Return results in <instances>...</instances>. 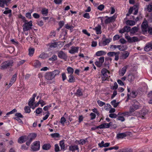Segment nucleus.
I'll list each match as a JSON object with an SVG mask.
<instances>
[{
    "label": "nucleus",
    "instance_id": "nucleus-1",
    "mask_svg": "<svg viewBox=\"0 0 152 152\" xmlns=\"http://www.w3.org/2000/svg\"><path fill=\"white\" fill-rule=\"evenodd\" d=\"M13 62L12 61H7L2 63L1 65V69H5L12 66Z\"/></svg>",
    "mask_w": 152,
    "mask_h": 152
},
{
    "label": "nucleus",
    "instance_id": "nucleus-2",
    "mask_svg": "<svg viewBox=\"0 0 152 152\" xmlns=\"http://www.w3.org/2000/svg\"><path fill=\"white\" fill-rule=\"evenodd\" d=\"M23 25V29L24 31H26L31 28V27L32 26V22L31 20L29 22L27 21H25Z\"/></svg>",
    "mask_w": 152,
    "mask_h": 152
},
{
    "label": "nucleus",
    "instance_id": "nucleus-3",
    "mask_svg": "<svg viewBox=\"0 0 152 152\" xmlns=\"http://www.w3.org/2000/svg\"><path fill=\"white\" fill-rule=\"evenodd\" d=\"M117 17L116 15H114L111 17H109L108 16H105V24H109L110 23L114 22L115 20Z\"/></svg>",
    "mask_w": 152,
    "mask_h": 152
},
{
    "label": "nucleus",
    "instance_id": "nucleus-4",
    "mask_svg": "<svg viewBox=\"0 0 152 152\" xmlns=\"http://www.w3.org/2000/svg\"><path fill=\"white\" fill-rule=\"evenodd\" d=\"M40 148V142L36 141L33 143L31 145V148L34 151H37L39 150Z\"/></svg>",
    "mask_w": 152,
    "mask_h": 152
},
{
    "label": "nucleus",
    "instance_id": "nucleus-5",
    "mask_svg": "<svg viewBox=\"0 0 152 152\" xmlns=\"http://www.w3.org/2000/svg\"><path fill=\"white\" fill-rule=\"evenodd\" d=\"M125 38L128 40L129 42H135L138 41V38L135 37H130L129 36H126Z\"/></svg>",
    "mask_w": 152,
    "mask_h": 152
},
{
    "label": "nucleus",
    "instance_id": "nucleus-6",
    "mask_svg": "<svg viewBox=\"0 0 152 152\" xmlns=\"http://www.w3.org/2000/svg\"><path fill=\"white\" fill-rule=\"evenodd\" d=\"M121 55L120 56V59L124 60L126 59L129 56V53L127 51H126L121 53Z\"/></svg>",
    "mask_w": 152,
    "mask_h": 152
},
{
    "label": "nucleus",
    "instance_id": "nucleus-7",
    "mask_svg": "<svg viewBox=\"0 0 152 152\" xmlns=\"http://www.w3.org/2000/svg\"><path fill=\"white\" fill-rule=\"evenodd\" d=\"M142 31L144 32H146L148 31V24L146 20L143 22L142 24Z\"/></svg>",
    "mask_w": 152,
    "mask_h": 152
},
{
    "label": "nucleus",
    "instance_id": "nucleus-8",
    "mask_svg": "<svg viewBox=\"0 0 152 152\" xmlns=\"http://www.w3.org/2000/svg\"><path fill=\"white\" fill-rule=\"evenodd\" d=\"M45 77L48 80H51L54 78L51 72H47L45 75Z\"/></svg>",
    "mask_w": 152,
    "mask_h": 152
},
{
    "label": "nucleus",
    "instance_id": "nucleus-9",
    "mask_svg": "<svg viewBox=\"0 0 152 152\" xmlns=\"http://www.w3.org/2000/svg\"><path fill=\"white\" fill-rule=\"evenodd\" d=\"M58 57L60 58L64 59H66L67 56L66 54L62 51H60L58 54Z\"/></svg>",
    "mask_w": 152,
    "mask_h": 152
},
{
    "label": "nucleus",
    "instance_id": "nucleus-10",
    "mask_svg": "<svg viewBox=\"0 0 152 152\" xmlns=\"http://www.w3.org/2000/svg\"><path fill=\"white\" fill-rule=\"evenodd\" d=\"M144 49L146 51H148L152 49V41L147 43Z\"/></svg>",
    "mask_w": 152,
    "mask_h": 152
},
{
    "label": "nucleus",
    "instance_id": "nucleus-11",
    "mask_svg": "<svg viewBox=\"0 0 152 152\" xmlns=\"http://www.w3.org/2000/svg\"><path fill=\"white\" fill-rule=\"evenodd\" d=\"M37 96V94H34L33 95V97L31 98L28 103V105L31 108L32 106H33L34 103L35 101V98Z\"/></svg>",
    "mask_w": 152,
    "mask_h": 152
},
{
    "label": "nucleus",
    "instance_id": "nucleus-12",
    "mask_svg": "<svg viewBox=\"0 0 152 152\" xmlns=\"http://www.w3.org/2000/svg\"><path fill=\"white\" fill-rule=\"evenodd\" d=\"M27 140V137L26 136H22L20 137L18 139V143L21 144L25 142Z\"/></svg>",
    "mask_w": 152,
    "mask_h": 152
},
{
    "label": "nucleus",
    "instance_id": "nucleus-13",
    "mask_svg": "<svg viewBox=\"0 0 152 152\" xmlns=\"http://www.w3.org/2000/svg\"><path fill=\"white\" fill-rule=\"evenodd\" d=\"M79 48L77 47L72 46L69 52L71 54H74L78 52Z\"/></svg>",
    "mask_w": 152,
    "mask_h": 152
},
{
    "label": "nucleus",
    "instance_id": "nucleus-14",
    "mask_svg": "<svg viewBox=\"0 0 152 152\" xmlns=\"http://www.w3.org/2000/svg\"><path fill=\"white\" fill-rule=\"evenodd\" d=\"M127 132L118 133L117 135V138L118 139H122L127 136Z\"/></svg>",
    "mask_w": 152,
    "mask_h": 152
},
{
    "label": "nucleus",
    "instance_id": "nucleus-15",
    "mask_svg": "<svg viewBox=\"0 0 152 152\" xmlns=\"http://www.w3.org/2000/svg\"><path fill=\"white\" fill-rule=\"evenodd\" d=\"M37 136V134L34 133L30 134L28 136L27 138V139H28V140L31 142Z\"/></svg>",
    "mask_w": 152,
    "mask_h": 152
},
{
    "label": "nucleus",
    "instance_id": "nucleus-16",
    "mask_svg": "<svg viewBox=\"0 0 152 152\" xmlns=\"http://www.w3.org/2000/svg\"><path fill=\"white\" fill-rule=\"evenodd\" d=\"M17 75L16 74H15L13 76L10 80V83L9 84L8 86L9 87L12 86L16 80Z\"/></svg>",
    "mask_w": 152,
    "mask_h": 152
},
{
    "label": "nucleus",
    "instance_id": "nucleus-17",
    "mask_svg": "<svg viewBox=\"0 0 152 152\" xmlns=\"http://www.w3.org/2000/svg\"><path fill=\"white\" fill-rule=\"evenodd\" d=\"M127 68V66L123 67L119 72V75L120 76H123L125 73Z\"/></svg>",
    "mask_w": 152,
    "mask_h": 152
},
{
    "label": "nucleus",
    "instance_id": "nucleus-18",
    "mask_svg": "<svg viewBox=\"0 0 152 152\" xmlns=\"http://www.w3.org/2000/svg\"><path fill=\"white\" fill-rule=\"evenodd\" d=\"M101 28V25L98 24L97 26L95 28H93V29L96 31L97 34H100L102 33Z\"/></svg>",
    "mask_w": 152,
    "mask_h": 152
},
{
    "label": "nucleus",
    "instance_id": "nucleus-19",
    "mask_svg": "<svg viewBox=\"0 0 152 152\" xmlns=\"http://www.w3.org/2000/svg\"><path fill=\"white\" fill-rule=\"evenodd\" d=\"M60 43V42L51 43L48 44L47 45L49 46L50 48H56L58 47V46L59 45L58 43Z\"/></svg>",
    "mask_w": 152,
    "mask_h": 152
},
{
    "label": "nucleus",
    "instance_id": "nucleus-20",
    "mask_svg": "<svg viewBox=\"0 0 152 152\" xmlns=\"http://www.w3.org/2000/svg\"><path fill=\"white\" fill-rule=\"evenodd\" d=\"M10 1V0H0V7H3L5 4L7 6V3Z\"/></svg>",
    "mask_w": 152,
    "mask_h": 152
},
{
    "label": "nucleus",
    "instance_id": "nucleus-21",
    "mask_svg": "<svg viewBox=\"0 0 152 152\" xmlns=\"http://www.w3.org/2000/svg\"><path fill=\"white\" fill-rule=\"evenodd\" d=\"M135 78L134 75L132 74H129L128 75L127 80L129 81L132 82L133 81Z\"/></svg>",
    "mask_w": 152,
    "mask_h": 152
},
{
    "label": "nucleus",
    "instance_id": "nucleus-22",
    "mask_svg": "<svg viewBox=\"0 0 152 152\" xmlns=\"http://www.w3.org/2000/svg\"><path fill=\"white\" fill-rule=\"evenodd\" d=\"M79 148L77 145H72L69 147V150L72 151H74L76 150H78Z\"/></svg>",
    "mask_w": 152,
    "mask_h": 152
},
{
    "label": "nucleus",
    "instance_id": "nucleus-23",
    "mask_svg": "<svg viewBox=\"0 0 152 152\" xmlns=\"http://www.w3.org/2000/svg\"><path fill=\"white\" fill-rule=\"evenodd\" d=\"M68 82L69 83H74L75 81V79L72 75H70L69 76Z\"/></svg>",
    "mask_w": 152,
    "mask_h": 152
},
{
    "label": "nucleus",
    "instance_id": "nucleus-24",
    "mask_svg": "<svg viewBox=\"0 0 152 152\" xmlns=\"http://www.w3.org/2000/svg\"><path fill=\"white\" fill-rule=\"evenodd\" d=\"M51 145L50 144H46L43 145L42 146V148L46 150H49L51 148Z\"/></svg>",
    "mask_w": 152,
    "mask_h": 152
},
{
    "label": "nucleus",
    "instance_id": "nucleus-25",
    "mask_svg": "<svg viewBox=\"0 0 152 152\" xmlns=\"http://www.w3.org/2000/svg\"><path fill=\"white\" fill-rule=\"evenodd\" d=\"M126 23L130 26H133L135 24V23L134 21L128 20L126 21Z\"/></svg>",
    "mask_w": 152,
    "mask_h": 152
},
{
    "label": "nucleus",
    "instance_id": "nucleus-26",
    "mask_svg": "<svg viewBox=\"0 0 152 152\" xmlns=\"http://www.w3.org/2000/svg\"><path fill=\"white\" fill-rule=\"evenodd\" d=\"M39 57L42 59H45L48 57V55L47 53H42L40 55Z\"/></svg>",
    "mask_w": 152,
    "mask_h": 152
},
{
    "label": "nucleus",
    "instance_id": "nucleus-27",
    "mask_svg": "<svg viewBox=\"0 0 152 152\" xmlns=\"http://www.w3.org/2000/svg\"><path fill=\"white\" fill-rule=\"evenodd\" d=\"M75 94L77 96H80L83 95L80 89H78L77 90V92Z\"/></svg>",
    "mask_w": 152,
    "mask_h": 152
},
{
    "label": "nucleus",
    "instance_id": "nucleus-28",
    "mask_svg": "<svg viewBox=\"0 0 152 152\" xmlns=\"http://www.w3.org/2000/svg\"><path fill=\"white\" fill-rule=\"evenodd\" d=\"M116 102V101L115 100H113L111 102L112 105L114 107H117L119 103V102Z\"/></svg>",
    "mask_w": 152,
    "mask_h": 152
},
{
    "label": "nucleus",
    "instance_id": "nucleus-29",
    "mask_svg": "<svg viewBox=\"0 0 152 152\" xmlns=\"http://www.w3.org/2000/svg\"><path fill=\"white\" fill-rule=\"evenodd\" d=\"M105 80H106V78H108V77H110V72L107 70V69H105Z\"/></svg>",
    "mask_w": 152,
    "mask_h": 152
},
{
    "label": "nucleus",
    "instance_id": "nucleus-30",
    "mask_svg": "<svg viewBox=\"0 0 152 152\" xmlns=\"http://www.w3.org/2000/svg\"><path fill=\"white\" fill-rule=\"evenodd\" d=\"M67 71L69 74L72 75L74 72V69L71 67H68L67 68Z\"/></svg>",
    "mask_w": 152,
    "mask_h": 152
},
{
    "label": "nucleus",
    "instance_id": "nucleus-31",
    "mask_svg": "<svg viewBox=\"0 0 152 152\" xmlns=\"http://www.w3.org/2000/svg\"><path fill=\"white\" fill-rule=\"evenodd\" d=\"M51 136L53 138H59L61 136L60 134L58 133H53L51 134Z\"/></svg>",
    "mask_w": 152,
    "mask_h": 152
},
{
    "label": "nucleus",
    "instance_id": "nucleus-32",
    "mask_svg": "<svg viewBox=\"0 0 152 152\" xmlns=\"http://www.w3.org/2000/svg\"><path fill=\"white\" fill-rule=\"evenodd\" d=\"M41 65L40 62L38 60H36L34 63V66L36 67H40Z\"/></svg>",
    "mask_w": 152,
    "mask_h": 152
},
{
    "label": "nucleus",
    "instance_id": "nucleus-33",
    "mask_svg": "<svg viewBox=\"0 0 152 152\" xmlns=\"http://www.w3.org/2000/svg\"><path fill=\"white\" fill-rule=\"evenodd\" d=\"M54 77L57 75H59L60 73V71L58 70H56L53 71L51 72Z\"/></svg>",
    "mask_w": 152,
    "mask_h": 152
},
{
    "label": "nucleus",
    "instance_id": "nucleus-34",
    "mask_svg": "<svg viewBox=\"0 0 152 152\" xmlns=\"http://www.w3.org/2000/svg\"><path fill=\"white\" fill-rule=\"evenodd\" d=\"M60 145L61 147V150H65V145L63 141H61L60 142Z\"/></svg>",
    "mask_w": 152,
    "mask_h": 152
},
{
    "label": "nucleus",
    "instance_id": "nucleus-35",
    "mask_svg": "<svg viewBox=\"0 0 152 152\" xmlns=\"http://www.w3.org/2000/svg\"><path fill=\"white\" fill-rule=\"evenodd\" d=\"M28 55L30 56H33L34 51V48H30L29 49Z\"/></svg>",
    "mask_w": 152,
    "mask_h": 152
},
{
    "label": "nucleus",
    "instance_id": "nucleus-36",
    "mask_svg": "<svg viewBox=\"0 0 152 152\" xmlns=\"http://www.w3.org/2000/svg\"><path fill=\"white\" fill-rule=\"evenodd\" d=\"M41 12L42 14L44 15H47L48 13V9H42V10Z\"/></svg>",
    "mask_w": 152,
    "mask_h": 152
},
{
    "label": "nucleus",
    "instance_id": "nucleus-37",
    "mask_svg": "<svg viewBox=\"0 0 152 152\" xmlns=\"http://www.w3.org/2000/svg\"><path fill=\"white\" fill-rule=\"evenodd\" d=\"M120 53L119 52H115L114 55V56H115L114 60L115 61H118V60L119 57V54Z\"/></svg>",
    "mask_w": 152,
    "mask_h": 152
},
{
    "label": "nucleus",
    "instance_id": "nucleus-38",
    "mask_svg": "<svg viewBox=\"0 0 152 152\" xmlns=\"http://www.w3.org/2000/svg\"><path fill=\"white\" fill-rule=\"evenodd\" d=\"M104 53V52L103 51H99L96 53V55L97 56H100L102 55Z\"/></svg>",
    "mask_w": 152,
    "mask_h": 152
},
{
    "label": "nucleus",
    "instance_id": "nucleus-39",
    "mask_svg": "<svg viewBox=\"0 0 152 152\" xmlns=\"http://www.w3.org/2000/svg\"><path fill=\"white\" fill-rule=\"evenodd\" d=\"M138 30V28L137 27L135 26L133 27L131 30V33H134L137 31Z\"/></svg>",
    "mask_w": 152,
    "mask_h": 152
},
{
    "label": "nucleus",
    "instance_id": "nucleus-40",
    "mask_svg": "<svg viewBox=\"0 0 152 152\" xmlns=\"http://www.w3.org/2000/svg\"><path fill=\"white\" fill-rule=\"evenodd\" d=\"M133 106L134 107V109H135V110H137L139 109V107H140V104L139 103H137V104L135 103L133 105Z\"/></svg>",
    "mask_w": 152,
    "mask_h": 152
},
{
    "label": "nucleus",
    "instance_id": "nucleus-41",
    "mask_svg": "<svg viewBox=\"0 0 152 152\" xmlns=\"http://www.w3.org/2000/svg\"><path fill=\"white\" fill-rule=\"evenodd\" d=\"M57 59V56L56 55H53L52 56L49 58V60L50 61H55Z\"/></svg>",
    "mask_w": 152,
    "mask_h": 152
},
{
    "label": "nucleus",
    "instance_id": "nucleus-42",
    "mask_svg": "<svg viewBox=\"0 0 152 152\" xmlns=\"http://www.w3.org/2000/svg\"><path fill=\"white\" fill-rule=\"evenodd\" d=\"M42 111V109L41 108H38L37 109L36 111V113L37 114H40Z\"/></svg>",
    "mask_w": 152,
    "mask_h": 152
},
{
    "label": "nucleus",
    "instance_id": "nucleus-43",
    "mask_svg": "<svg viewBox=\"0 0 152 152\" xmlns=\"http://www.w3.org/2000/svg\"><path fill=\"white\" fill-rule=\"evenodd\" d=\"M30 107L28 106H26L24 108V110L25 111L26 113H29L31 112V110L30 109Z\"/></svg>",
    "mask_w": 152,
    "mask_h": 152
},
{
    "label": "nucleus",
    "instance_id": "nucleus-44",
    "mask_svg": "<svg viewBox=\"0 0 152 152\" xmlns=\"http://www.w3.org/2000/svg\"><path fill=\"white\" fill-rule=\"evenodd\" d=\"M148 10L149 12L152 11V4H149L147 7Z\"/></svg>",
    "mask_w": 152,
    "mask_h": 152
},
{
    "label": "nucleus",
    "instance_id": "nucleus-45",
    "mask_svg": "<svg viewBox=\"0 0 152 152\" xmlns=\"http://www.w3.org/2000/svg\"><path fill=\"white\" fill-rule=\"evenodd\" d=\"M59 147L58 144H56L55 145V151L56 152H58L59 151Z\"/></svg>",
    "mask_w": 152,
    "mask_h": 152
},
{
    "label": "nucleus",
    "instance_id": "nucleus-46",
    "mask_svg": "<svg viewBox=\"0 0 152 152\" xmlns=\"http://www.w3.org/2000/svg\"><path fill=\"white\" fill-rule=\"evenodd\" d=\"M113 125V123L110 122L109 123H105V128H110Z\"/></svg>",
    "mask_w": 152,
    "mask_h": 152
},
{
    "label": "nucleus",
    "instance_id": "nucleus-47",
    "mask_svg": "<svg viewBox=\"0 0 152 152\" xmlns=\"http://www.w3.org/2000/svg\"><path fill=\"white\" fill-rule=\"evenodd\" d=\"M109 116L112 118H115L117 117V115L115 113H110L109 115Z\"/></svg>",
    "mask_w": 152,
    "mask_h": 152
},
{
    "label": "nucleus",
    "instance_id": "nucleus-48",
    "mask_svg": "<svg viewBox=\"0 0 152 152\" xmlns=\"http://www.w3.org/2000/svg\"><path fill=\"white\" fill-rule=\"evenodd\" d=\"M123 115L124 116H126V115L130 116L131 115V113L129 111V112L126 111V112H125L124 113H123Z\"/></svg>",
    "mask_w": 152,
    "mask_h": 152
},
{
    "label": "nucleus",
    "instance_id": "nucleus-49",
    "mask_svg": "<svg viewBox=\"0 0 152 152\" xmlns=\"http://www.w3.org/2000/svg\"><path fill=\"white\" fill-rule=\"evenodd\" d=\"M133 10L132 8L131 7L129 10L128 13L126 14V16H129V15L132 13Z\"/></svg>",
    "mask_w": 152,
    "mask_h": 152
},
{
    "label": "nucleus",
    "instance_id": "nucleus-50",
    "mask_svg": "<svg viewBox=\"0 0 152 152\" xmlns=\"http://www.w3.org/2000/svg\"><path fill=\"white\" fill-rule=\"evenodd\" d=\"M124 28V29H125V31L126 32H128L131 30V28L129 26H126Z\"/></svg>",
    "mask_w": 152,
    "mask_h": 152
},
{
    "label": "nucleus",
    "instance_id": "nucleus-51",
    "mask_svg": "<svg viewBox=\"0 0 152 152\" xmlns=\"http://www.w3.org/2000/svg\"><path fill=\"white\" fill-rule=\"evenodd\" d=\"M65 27L66 28L70 30H71L73 28V27L72 26H70L68 24L66 25Z\"/></svg>",
    "mask_w": 152,
    "mask_h": 152
},
{
    "label": "nucleus",
    "instance_id": "nucleus-52",
    "mask_svg": "<svg viewBox=\"0 0 152 152\" xmlns=\"http://www.w3.org/2000/svg\"><path fill=\"white\" fill-rule=\"evenodd\" d=\"M15 115L16 116V117L23 118V115L20 113H17L15 114Z\"/></svg>",
    "mask_w": 152,
    "mask_h": 152
},
{
    "label": "nucleus",
    "instance_id": "nucleus-53",
    "mask_svg": "<svg viewBox=\"0 0 152 152\" xmlns=\"http://www.w3.org/2000/svg\"><path fill=\"white\" fill-rule=\"evenodd\" d=\"M19 18L22 19L23 20L24 22H25V21H27L26 20V18L24 16H23L21 14H20L18 15Z\"/></svg>",
    "mask_w": 152,
    "mask_h": 152
},
{
    "label": "nucleus",
    "instance_id": "nucleus-54",
    "mask_svg": "<svg viewBox=\"0 0 152 152\" xmlns=\"http://www.w3.org/2000/svg\"><path fill=\"white\" fill-rule=\"evenodd\" d=\"M104 7V6L103 4H101L99 5L97 7L98 10L102 11Z\"/></svg>",
    "mask_w": 152,
    "mask_h": 152
},
{
    "label": "nucleus",
    "instance_id": "nucleus-55",
    "mask_svg": "<svg viewBox=\"0 0 152 152\" xmlns=\"http://www.w3.org/2000/svg\"><path fill=\"white\" fill-rule=\"evenodd\" d=\"M104 61V57H101L99 59V61L102 64Z\"/></svg>",
    "mask_w": 152,
    "mask_h": 152
},
{
    "label": "nucleus",
    "instance_id": "nucleus-56",
    "mask_svg": "<svg viewBox=\"0 0 152 152\" xmlns=\"http://www.w3.org/2000/svg\"><path fill=\"white\" fill-rule=\"evenodd\" d=\"M115 53V52H110L107 53V55L110 56H113Z\"/></svg>",
    "mask_w": 152,
    "mask_h": 152
},
{
    "label": "nucleus",
    "instance_id": "nucleus-57",
    "mask_svg": "<svg viewBox=\"0 0 152 152\" xmlns=\"http://www.w3.org/2000/svg\"><path fill=\"white\" fill-rule=\"evenodd\" d=\"M90 115L91 116V120H93V119H94L95 118L96 116V115L93 113H91Z\"/></svg>",
    "mask_w": 152,
    "mask_h": 152
},
{
    "label": "nucleus",
    "instance_id": "nucleus-58",
    "mask_svg": "<svg viewBox=\"0 0 152 152\" xmlns=\"http://www.w3.org/2000/svg\"><path fill=\"white\" fill-rule=\"evenodd\" d=\"M82 32L85 34L88 35V36H90V33L88 32L87 31L86 29H83L82 30Z\"/></svg>",
    "mask_w": 152,
    "mask_h": 152
},
{
    "label": "nucleus",
    "instance_id": "nucleus-59",
    "mask_svg": "<svg viewBox=\"0 0 152 152\" xmlns=\"http://www.w3.org/2000/svg\"><path fill=\"white\" fill-rule=\"evenodd\" d=\"M87 140V139H86L85 140H80V142H79V144L83 145L86 142V141Z\"/></svg>",
    "mask_w": 152,
    "mask_h": 152
},
{
    "label": "nucleus",
    "instance_id": "nucleus-60",
    "mask_svg": "<svg viewBox=\"0 0 152 152\" xmlns=\"http://www.w3.org/2000/svg\"><path fill=\"white\" fill-rule=\"evenodd\" d=\"M135 110H136L134 109V107L133 106V105H132V106L130 107L129 108V111L131 113H132V112L134 111Z\"/></svg>",
    "mask_w": 152,
    "mask_h": 152
},
{
    "label": "nucleus",
    "instance_id": "nucleus-61",
    "mask_svg": "<svg viewBox=\"0 0 152 152\" xmlns=\"http://www.w3.org/2000/svg\"><path fill=\"white\" fill-rule=\"evenodd\" d=\"M84 17L87 19H89L90 18L89 14L88 13H85L83 15Z\"/></svg>",
    "mask_w": 152,
    "mask_h": 152
},
{
    "label": "nucleus",
    "instance_id": "nucleus-62",
    "mask_svg": "<svg viewBox=\"0 0 152 152\" xmlns=\"http://www.w3.org/2000/svg\"><path fill=\"white\" fill-rule=\"evenodd\" d=\"M120 38L119 35L118 34L115 35L113 37V40L114 41H115L118 40Z\"/></svg>",
    "mask_w": 152,
    "mask_h": 152
},
{
    "label": "nucleus",
    "instance_id": "nucleus-63",
    "mask_svg": "<svg viewBox=\"0 0 152 152\" xmlns=\"http://www.w3.org/2000/svg\"><path fill=\"white\" fill-rule=\"evenodd\" d=\"M26 16L28 18L31 19V13L30 12H27L26 14Z\"/></svg>",
    "mask_w": 152,
    "mask_h": 152
},
{
    "label": "nucleus",
    "instance_id": "nucleus-64",
    "mask_svg": "<svg viewBox=\"0 0 152 152\" xmlns=\"http://www.w3.org/2000/svg\"><path fill=\"white\" fill-rule=\"evenodd\" d=\"M131 96L132 97L135 98L136 96L135 92L134 91H132L131 93Z\"/></svg>",
    "mask_w": 152,
    "mask_h": 152
}]
</instances>
